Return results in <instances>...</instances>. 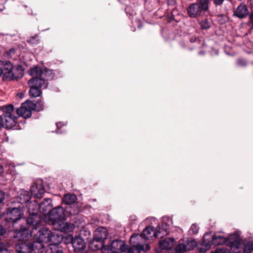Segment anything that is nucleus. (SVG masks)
<instances>
[{
  "label": "nucleus",
  "instance_id": "8",
  "mask_svg": "<svg viewBox=\"0 0 253 253\" xmlns=\"http://www.w3.org/2000/svg\"><path fill=\"white\" fill-rule=\"evenodd\" d=\"M33 206V207H31L30 204L28 208L29 215L26 220H25V222L26 221L27 224L30 226H32L33 227L31 229H33L35 231L40 226L42 223V218L38 213V207L37 205V202Z\"/></svg>",
  "mask_w": 253,
  "mask_h": 253
},
{
  "label": "nucleus",
  "instance_id": "20",
  "mask_svg": "<svg viewBox=\"0 0 253 253\" xmlns=\"http://www.w3.org/2000/svg\"><path fill=\"white\" fill-rule=\"evenodd\" d=\"M249 13L247 6L244 4H240L234 12V15L239 18L247 17Z\"/></svg>",
  "mask_w": 253,
  "mask_h": 253
},
{
  "label": "nucleus",
  "instance_id": "31",
  "mask_svg": "<svg viewBox=\"0 0 253 253\" xmlns=\"http://www.w3.org/2000/svg\"><path fill=\"white\" fill-rule=\"evenodd\" d=\"M174 251L175 253H185L186 247L184 244H179L175 247Z\"/></svg>",
  "mask_w": 253,
  "mask_h": 253
},
{
  "label": "nucleus",
  "instance_id": "14",
  "mask_svg": "<svg viewBox=\"0 0 253 253\" xmlns=\"http://www.w3.org/2000/svg\"><path fill=\"white\" fill-rule=\"evenodd\" d=\"M107 253H115L125 252L127 249V246L122 240L116 239L112 241L109 245H107Z\"/></svg>",
  "mask_w": 253,
  "mask_h": 253
},
{
  "label": "nucleus",
  "instance_id": "33",
  "mask_svg": "<svg viewBox=\"0 0 253 253\" xmlns=\"http://www.w3.org/2000/svg\"><path fill=\"white\" fill-rule=\"evenodd\" d=\"M200 25L202 29H207L211 26V21L208 19H205L200 22Z\"/></svg>",
  "mask_w": 253,
  "mask_h": 253
},
{
  "label": "nucleus",
  "instance_id": "38",
  "mask_svg": "<svg viewBox=\"0 0 253 253\" xmlns=\"http://www.w3.org/2000/svg\"><path fill=\"white\" fill-rule=\"evenodd\" d=\"M38 36L37 35H35L34 36L31 37L27 40V42L31 44H35L38 42Z\"/></svg>",
  "mask_w": 253,
  "mask_h": 253
},
{
  "label": "nucleus",
  "instance_id": "30",
  "mask_svg": "<svg viewBox=\"0 0 253 253\" xmlns=\"http://www.w3.org/2000/svg\"><path fill=\"white\" fill-rule=\"evenodd\" d=\"M51 201L49 198L44 199L43 201L40 204V208L44 209L45 211L47 210L48 208H51Z\"/></svg>",
  "mask_w": 253,
  "mask_h": 253
},
{
  "label": "nucleus",
  "instance_id": "28",
  "mask_svg": "<svg viewBox=\"0 0 253 253\" xmlns=\"http://www.w3.org/2000/svg\"><path fill=\"white\" fill-rule=\"evenodd\" d=\"M49 253H63L62 248L58 244H49V250L47 251Z\"/></svg>",
  "mask_w": 253,
  "mask_h": 253
},
{
  "label": "nucleus",
  "instance_id": "46",
  "mask_svg": "<svg viewBox=\"0 0 253 253\" xmlns=\"http://www.w3.org/2000/svg\"><path fill=\"white\" fill-rule=\"evenodd\" d=\"M176 3V0H167V3L169 5H174Z\"/></svg>",
  "mask_w": 253,
  "mask_h": 253
},
{
  "label": "nucleus",
  "instance_id": "19",
  "mask_svg": "<svg viewBox=\"0 0 253 253\" xmlns=\"http://www.w3.org/2000/svg\"><path fill=\"white\" fill-rule=\"evenodd\" d=\"M108 234L107 229L103 227H100L97 228L94 231V238L105 243Z\"/></svg>",
  "mask_w": 253,
  "mask_h": 253
},
{
  "label": "nucleus",
  "instance_id": "17",
  "mask_svg": "<svg viewBox=\"0 0 253 253\" xmlns=\"http://www.w3.org/2000/svg\"><path fill=\"white\" fill-rule=\"evenodd\" d=\"M146 239L141 234H133L129 239L130 244H133L141 248H145L146 244Z\"/></svg>",
  "mask_w": 253,
  "mask_h": 253
},
{
  "label": "nucleus",
  "instance_id": "23",
  "mask_svg": "<svg viewBox=\"0 0 253 253\" xmlns=\"http://www.w3.org/2000/svg\"><path fill=\"white\" fill-rule=\"evenodd\" d=\"M103 247L106 248L105 243L97 240L93 237V239L89 243V248L90 250L95 251L101 249Z\"/></svg>",
  "mask_w": 253,
  "mask_h": 253
},
{
  "label": "nucleus",
  "instance_id": "40",
  "mask_svg": "<svg viewBox=\"0 0 253 253\" xmlns=\"http://www.w3.org/2000/svg\"><path fill=\"white\" fill-rule=\"evenodd\" d=\"M237 65L241 67H245L247 65V61L243 59H239L237 61Z\"/></svg>",
  "mask_w": 253,
  "mask_h": 253
},
{
  "label": "nucleus",
  "instance_id": "39",
  "mask_svg": "<svg viewBox=\"0 0 253 253\" xmlns=\"http://www.w3.org/2000/svg\"><path fill=\"white\" fill-rule=\"evenodd\" d=\"M1 224L2 225H0V235L2 236L4 235L6 232V230L8 231H12V228L8 229V228H6V227L4 226L2 223Z\"/></svg>",
  "mask_w": 253,
  "mask_h": 253
},
{
  "label": "nucleus",
  "instance_id": "36",
  "mask_svg": "<svg viewBox=\"0 0 253 253\" xmlns=\"http://www.w3.org/2000/svg\"><path fill=\"white\" fill-rule=\"evenodd\" d=\"M34 105H35V110L37 111H40L43 109V104L41 100L37 101L36 103H34Z\"/></svg>",
  "mask_w": 253,
  "mask_h": 253
},
{
  "label": "nucleus",
  "instance_id": "9",
  "mask_svg": "<svg viewBox=\"0 0 253 253\" xmlns=\"http://www.w3.org/2000/svg\"><path fill=\"white\" fill-rule=\"evenodd\" d=\"M29 74L32 77L28 81L29 85L41 88L45 84V78L42 77V71L40 67H35L29 71Z\"/></svg>",
  "mask_w": 253,
  "mask_h": 253
},
{
  "label": "nucleus",
  "instance_id": "49",
  "mask_svg": "<svg viewBox=\"0 0 253 253\" xmlns=\"http://www.w3.org/2000/svg\"><path fill=\"white\" fill-rule=\"evenodd\" d=\"M1 77V75L0 74V77Z\"/></svg>",
  "mask_w": 253,
  "mask_h": 253
},
{
  "label": "nucleus",
  "instance_id": "32",
  "mask_svg": "<svg viewBox=\"0 0 253 253\" xmlns=\"http://www.w3.org/2000/svg\"><path fill=\"white\" fill-rule=\"evenodd\" d=\"M42 77L43 78H45V80H49L53 78L54 75L52 73V71L50 70H46L44 72H42Z\"/></svg>",
  "mask_w": 253,
  "mask_h": 253
},
{
  "label": "nucleus",
  "instance_id": "37",
  "mask_svg": "<svg viewBox=\"0 0 253 253\" xmlns=\"http://www.w3.org/2000/svg\"><path fill=\"white\" fill-rule=\"evenodd\" d=\"M198 230H199L198 226L195 224H193L191 225V226L189 230V232L190 234H196L198 233Z\"/></svg>",
  "mask_w": 253,
  "mask_h": 253
},
{
  "label": "nucleus",
  "instance_id": "45",
  "mask_svg": "<svg viewBox=\"0 0 253 253\" xmlns=\"http://www.w3.org/2000/svg\"><path fill=\"white\" fill-rule=\"evenodd\" d=\"M5 198V194L0 190V204H1Z\"/></svg>",
  "mask_w": 253,
  "mask_h": 253
},
{
  "label": "nucleus",
  "instance_id": "34",
  "mask_svg": "<svg viewBox=\"0 0 253 253\" xmlns=\"http://www.w3.org/2000/svg\"><path fill=\"white\" fill-rule=\"evenodd\" d=\"M233 252L230 249V250L225 248H218L216 249L214 252H211V253H231Z\"/></svg>",
  "mask_w": 253,
  "mask_h": 253
},
{
  "label": "nucleus",
  "instance_id": "7",
  "mask_svg": "<svg viewBox=\"0 0 253 253\" xmlns=\"http://www.w3.org/2000/svg\"><path fill=\"white\" fill-rule=\"evenodd\" d=\"M198 1L191 4L187 8V14L191 18L202 16L209 9V3L206 0H198Z\"/></svg>",
  "mask_w": 253,
  "mask_h": 253
},
{
  "label": "nucleus",
  "instance_id": "16",
  "mask_svg": "<svg viewBox=\"0 0 253 253\" xmlns=\"http://www.w3.org/2000/svg\"><path fill=\"white\" fill-rule=\"evenodd\" d=\"M71 243L75 252L77 253H84L85 248V243L82 238L77 237L72 238Z\"/></svg>",
  "mask_w": 253,
  "mask_h": 253
},
{
  "label": "nucleus",
  "instance_id": "24",
  "mask_svg": "<svg viewBox=\"0 0 253 253\" xmlns=\"http://www.w3.org/2000/svg\"><path fill=\"white\" fill-rule=\"evenodd\" d=\"M174 240L171 238H167L163 241L159 242L160 247L164 250H169L172 248L174 243Z\"/></svg>",
  "mask_w": 253,
  "mask_h": 253
},
{
  "label": "nucleus",
  "instance_id": "10",
  "mask_svg": "<svg viewBox=\"0 0 253 253\" xmlns=\"http://www.w3.org/2000/svg\"><path fill=\"white\" fill-rule=\"evenodd\" d=\"M14 233L13 237L17 240L26 241L28 240L30 237L33 236L35 232L33 229L30 230L27 227V225L25 223L20 224L18 226L17 228L12 227Z\"/></svg>",
  "mask_w": 253,
  "mask_h": 253
},
{
  "label": "nucleus",
  "instance_id": "44",
  "mask_svg": "<svg viewBox=\"0 0 253 253\" xmlns=\"http://www.w3.org/2000/svg\"><path fill=\"white\" fill-rule=\"evenodd\" d=\"M213 0L214 4L215 6H218V5H221L225 0Z\"/></svg>",
  "mask_w": 253,
  "mask_h": 253
},
{
  "label": "nucleus",
  "instance_id": "1",
  "mask_svg": "<svg viewBox=\"0 0 253 253\" xmlns=\"http://www.w3.org/2000/svg\"><path fill=\"white\" fill-rule=\"evenodd\" d=\"M66 211L61 206H57L50 210L49 220L55 230L65 233H69L73 231V224L65 222Z\"/></svg>",
  "mask_w": 253,
  "mask_h": 253
},
{
  "label": "nucleus",
  "instance_id": "21",
  "mask_svg": "<svg viewBox=\"0 0 253 253\" xmlns=\"http://www.w3.org/2000/svg\"><path fill=\"white\" fill-rule=\"evenodd\" d=\"M15 250L17 253H30L31 249L30 243L20 242L16 244Z\"/></svg>",
  "mask_w": 253,
  "mask_h": 253
},
{
  "label": "nucleus",
  "instance_id": "43",
  "mask_svg": "<svg viewBox=\"0 0 253 253\" xmlns=\"http://www.w3.org/2000/svg\"><path fill=\"white\" fill-rule=\"evenodd\" d=\"M250 21L249 25L251 29H253V12H251L249 16Z\"/></svg>",
  "mask_w": 253,
  "mask_h": 253
},
{
  "label": "nucleus",
  "instance_id": "18",
  "mask_svg": "<svg viewBox=\"0 0 253 253\" xmlns=\"http://www.w3.org/2000/svg\"><path fill=\"white\" fill-rule=\"evenodd\" d=\"M31 198V194L28 191L22 190L17 196V201L21 205L26 204V207H27L28 208L29 207L30 204L31 205V207H33V205L34 204H32L31 202H29Z\"/></svg>",
  "mask_w": 253,
  "mask_h": 253
},
{
  "label": "nucleus",
  "instance_id": "35",
  "mask_svg": "<svg viewBox=\"0 0 253 253\" xmlns=\"http://www.w3.org/2000/svg\"><path fill=\"white\" fill-rule=\"evenodd\" d=\"M253 250V243L248 242L247 244L245 245L244 247V253H250Z\"/></svg>",
  "mask_w": 253,
  "mask_h": 253
},
{
  "label": "nucleus",
  "instance_id": "47",
  "mask_svg": "<svg viewBox=\"0 0 253 253\" xmlns=\"http://www.w3.org/2000/svg\"><path fill=\"white\" fill-rule=\"evenodd\" d=\"M3 172V166L0 164V174H1Z\"/></svg>",
  "mask_w": 253,
  "mask_h": 253
},
{
  "label": "nucleus",
  "instance_id": "41",
  "mask_svg": "<svg viewBox=\"0 0 253 253\" xmlns=\"http://www.w3.org/2000/svg\"><path fill=\"white\" fill-rule=\"evenodd\" d=\"M0 253H11L7 248L5 246H0Z\"/></svg>",
  "mask_w": 253,
  "mask_h": 253
},
{
  "label": "nucleus",
  "instance_id": "2",
  "mask_svg": "<svg viewBox=\"0 0 253 253\" xmlns=\"http://www.w3.org/2000/svg\"><path fill=\"white\" fill-rule=\"evenodd\" d=\"M207 240L208 239H206ZM211 241V238L208 239ZM211 243L214 246H220L224 243L230 247L233 253H240V249L243 246V240L241 239L240 235L238 232L231 234L228 238L222 236L214 235L211 238Z\"/></svg>",
  "mask_w": 253,
  "mask_h": 253
},
{
  "label": "nucleus",
  "instance_id": "48",
  "mask_svg": "<svg viewBox=\"0 0 253 253\" xmlns=\"http://www.w3.org/2000/svg\"><path fill=\"white\" fill-rule=\"evenodd\" d=\"M210 0H206V1H207V2H208L209 3V2H210Z\"/></svg>",
  "mask_w": 253,
  "mask_h": 253
},
{
  "label": "nucleus",
  "instance_id": "22",
  "mask_svg": "<svg viewBox=\"0 0 253 253\" xmlns=\"http://www.w3.org/2000/svg\"><path fill=\"white\" fill-rule=\"evenodd\" d=\"M43 243L39 240L30 243L31 252L34 253H42L44 250Z\"/></svg>",
  "mask_w": 253,
  "mask_h": 253
},
{
  "label": "nucleus",
  "instance_id": "12",
  "mask_svg": "<svg viewBox=\"0 0 253 253\" xmlns=\"http://www.w3.org/2000/svg\"><path fill=\"white\" fill-rule=\"evenodd\" d=\"M35 110V105L31 101H27L22 103L21 107L16 110V113L19 116L24 118H29L31 117L32 111Z\"/></svg>",
  "mask_w": 253,
  "mask_h": 253
},
{
  "label": "nucleus",
  "instance_id": "26",
  "mask_svg": "<svg viewBox=\"0 0 253 253\" xmlns=\"http://www.w3.org/2000/svg\"><path fill=\"white\" fill-rule=\"evenodd\" d=\"M77 200V197L76 195L67 194L64 196L62 199V202L68 206H70L75 204Z\"/></svg>",
  "mask_w": 253,
  "mask_h": 253
},
{
  "label": "nucleus",
  "instance_id": "4",
  "mask_svg": "<svg viewBox=\"0 0 253 253\" xmlns=\"http://www.w3.org/2000/svg\"><path fill=\"white\" fill-rule=\"evenodd\" d=\"M21 65H13L9 60H0V74L6 80H17L23 76Z\"/></svg>",
  "mask_w": 253,
  "mask_h": 253
},
{
  "label": "nucleus",
  "instance_id": "42",
  "mask_svg": "<svg viewBox=\"0 0 253 253\" xmlns=\"http://www.w3.org/2000/svg\"><path fill=\"white\" fill-rule=\"evenodd\" d=\"M57 126L56 133H62L63 131L61 129L62 126V123L61 122H58L56 124Z\"/></svg>",
  "mask_w": 253,
  "mask_h": 253
},
{
  "label": "nucleus",
  "instance_id": "6",
  "mask_svg": "<svg viewBox=\"0 0 253 253\" xmlns=\"http://www.w3.org/2000/svg\"><path fill=\"white\" fill-rule=\"evenodd\" d=\"M169 226L166 223H163L161 226L157 227V230L154 228L149 226L146 227L140 234L146 240L152 239L153 237L162 238L168 234Z\"/></svg>",
  "mask_w": 253,
  "mask_h": 253
},
{
  "label": "nucleus",
  "instance_id": "15",
  "mask_svg": "<svg viewBox=\"0 0 253 253\" xmlns=\"http://www.w3.org/2000/svg\"><path fill=\"white\" fill-rule=\"evenodd\" d=\"M30 190L32 195L36 198H41L45 192L42 181L39 180L35 182L32 185Z\"/></svg>",
  "mask_w": 253,
  "mask_h": 253
},
{
  "label": "nucleus",
  "instance_id": "3",
  "mask_svg": "<svg viewBox=\"0 0 253 253\" xmlns=\"http://www.w3.org/2000/svg\"><path fill=\"white\" fill-rule=\"evenodd\" d=\"M4 220L2 224L9 229L12 227H18L20 224L25 223V219L24 217V211L20 207H9L3 211Z\"/></svg>",
  "mask_w": 253,
  "mask_h": 253
},
{
  "label": "nucleus",
  "instance_id": "5",
  "mask_svg": "<svg viewBox=\"0 0 253 253\" xmlns=\"http://www.w3.org/2000/svg\"><path fill=\"white\" fill-rule=\"evenodd\" d=\"M1 110L3 114L0 116L3 126L7 129H10L16 124L17 117L15 115L14 107L10 104L6 106H2Z\"/></svg>",
  "mask_w": 253,
  "mask_h": 253
},
{
  "label": "nucleus",
  "instance_id": "27",
  "mask_svg": "<svg viewBox=\"0 0 253 253\" xmlns=\"http://www.w3.org/2000/svg\"><path fill=\"white\" fill-rule=\"evenodd\" d=\"M66 211L69 213V214H78L81 211V206L77 203L66 207Z\"/></svg>",
  "mask_w": 253,
  "mask_h": 253
},
{
  "label": "nucleus",
  "instance_id": "11",
  "mask_svg": "<svg viewBox=\"0 0 253 253\" xmlns=\"http://www.w3.org/2000/svg\"><path fill=\"white\" fill-rule=\"evenodd\" d=\"M208 233H205L203 236V239L199 246L197 245V242L194 240H189L187 241L186 247L187 250H193L196 247L198 246V250L201 253H205L211 248L210 240L206 239V237L209 236Z\"/></svg>",
  "mask_w": 253,
  "mask_h": 253
},
{
  "label": "nucleus",
  "instance_id": "13",
  "mask_svg": "<svg viewBox=\"0 0 253 253\" xmlns=\"http://www.w3.org/2000/svg\"><path fill=\"white\" fill-rule=\"evenodd\" d=\"M33 236L37 240L45 243L51 241L52 238L54 237L51 231L46 227L41 228L36 234L34 232Z\"/></svg>",
  "mask_w": 253,
  "mask_h": 253
},
{
  "label": "nucleus",
  "instance_id": "25",
  "mask_svg": "<svg viewBox=\"0 0 253 253\" xmlns=\"http://www.w3.org/2000/svg\"><path fill=\"white\" fill-rule=\"evenodd\" d=\"M130 244L131 246L127 249L128 253H140L141 251L147 252L150 250L149 244L146 245L145 248H139L133 244Z\"/></svg>",
  "mask_w": 253,
  "mask_h": 253
},
{
  "label": "nucleus",
  "instance_id": "29",
  "mask_svg": "<svg viewBox=\"0 0 253 253\" xmlns=\"http://www.w3.org/2000/svg\"><path fill=\"white\" fill-rule=\"evenodd\" d=\"M30 89L29 90V94L31 96L36 97L40 96L42 93L41 88L38 87H35L32 85H29Z\"/></svg>",
  "mask_w": 253,
  "mask_h": 253
}]
</instances>
